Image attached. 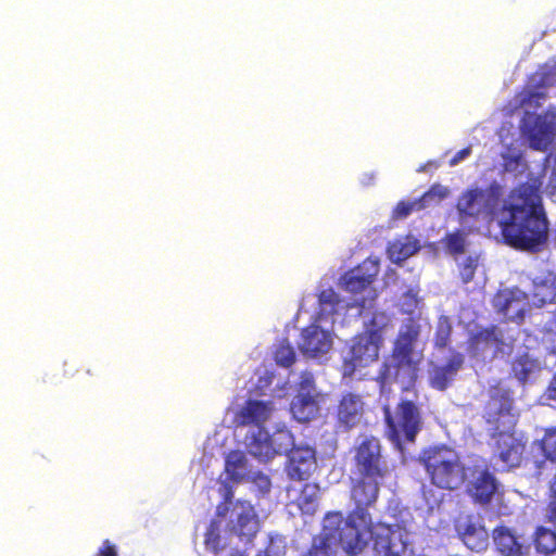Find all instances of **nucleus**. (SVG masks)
<instances>
[{
  "label": "nucleus",
  "mask_w": 556,
  "mask_h": 556,
  "mask_svg": "<svg viewBox=\"0 0 556 556\" xmlns=\"http://www.w3.org/2000/svg\"><path fill=\"white\" fill-rule=\"evenodd\" d=\"M542 176L529 174L513 188L501 207L498 223L503 242L523 252H542L549 237V222L543 205Z\"/></svg>",
  "instance_id": "f257e3e1"
},
{
  "label": "nucleus",
  "mask_w": 556,
  "mask_h": 556,
  "mask_svg": "<svg viewBox=\"0 0 556 556\" xmlns=\"http://www.w3.org/2000/svg\"><path fill=\"white\" fill-rule=\"evenodd\" d=\"M419 333L420 328L413 320L400 329L376 377L381 389L400 384L403 392L417 390L421 357L415 352V344Z\"/></svg>",
  "instance_id": "f03ea898"
},
{
  "label": "nucleus",
  "mask_w": 556,
  "mask_h": 556,
  "mask_svg": "<svg viewBox=\"0 0 556 556\" xmlns=\"http://www.w3.org/2000/svg\"><path fill=\"white\" fill-rule=\"evenodd\" d=\"M513 403L509 390L494 386L489 390V400L484 406L486 424L497 431L495 447L497 457L503 464V470L506 471L520 466L526 448V443L517 438L515 432L509 431L516 422Z\"/></svg>",
  "instance_id": "7ed1b4c3"
},
{
  "label": "nucleus",
  "mask_w": 556,
  "mask_h": 556,
  "mask_svg": "<svg viewBox=\"0 0 556 556\" xmlns=\"http://www.w3.org/2000/svg\"><path fill=\"white\" fill-rule=\"evenodd\" d=\"M386 479L366 478L355 475L352 479L350 497L355 507L344 519L340 532H343V541L351 552L359 551L364 545L367 527L370 525L371 515L368 508L374 506L379 497L380 486Z\"/></svg>",
  "instance_id": "20e7f679"
},
{
  "label": "nucleus",
  "mask_w": 556,
  "mask_h": 556,
  "mask_svg": "<svg viewBox=\"0 0 556 556\" xmlns=\"http://www.w3.org/2000/svg\"><path fill=\"white\" fill-rule=\"evenodd\" d=\"M392 327L390 316L374 312L364 321L363 330L352 338L349 356L342 363L343 377H353L357 368L367 367L378 361L387 331Z\"/></svg>",
  "instance_id": "39448f33"
},
{
  "label": "nucleus",
  "mask_w": 556,
  "mask_h": 556,
  "mask_svg": "<svg viewBox=\"0 0 556 556\" xmlns=\"http://www.w3.org/2000/svg\"><path fill=\"white\" fill-rule=\"evenodd\" d=\"M430 483L442 490L454 491L466 484L468 468L460 455L446 444H437L424 448L418 456Z\"/></svg>",
  "instance_id": "423d86ee"
},
{
  "label": "nucleus",
  "mask_w": 556,
  "mask_h": 556,
  "mask_svg": "<svg viewBox=\"0 0 556 556\" xmlns=\"http://www.w3.org/2000/svg\"><path fill=\"white\" fill-rule=\"evenodd\" d=\"M412 397L401 395L393 410L383 408L386 437L396 446L414 443L424 428L422 404L418 390L407 391Z\"/></svg>",
  "instance_id": "0eeeda50"
},
{
  "label": "nucleus",
  "mask_w": 556,
  "mask_h": 556,
  "mask_svg": "<svg viewBox=\"0 0 556 556\" xmlns=\"http://www.w3.org/2000/svg\"><path fill=\"white\" fill-rule=\"evenodd\" d=\"M364 545L359 551L351 552L343 541V532L339 534V545L351 556L359 555L371 542L372 549L378 556H413L414 549L408 539V532L399 525H388L386 522H372L367 527Z\"/></svg>",
  "instance_id": "6e6552de"
},
{
  "label": "nucleus",
  "mask_w": 556,
  "mask_h": 556,
  "mask_svg": "<svg viewBox=\"0 0 556 556\" xmlns=\"http://www.w3.org/2000/svg\"><path fill=\"white\" fill-rule=\"evenodd\" d=\"M502 187L491 182L486 188H468L460 193L456 202L458 220L462 224L490 218L498 207Z\"/></svg>",
  "instance_id": "1a4fd4ad"
},
{
  "label": "nucleus",
  "mask_w": 556,
  "mask_h": 556,
  "mask_svg": "<svg viewBox=\"0 0 556 556\" xmlns=\"http://www.w3.org/2000/svg\"><path fill=\"white\" fill-rule=\"evenodd\" d=\"M353 471L366 478L389 479L393 466L381 441L366 437L353 450Z\"/></svg>",
  "instance_id": "9d476101"
},
{
  "label": "nucleus",
  "mask_w": 556,
  "mask_h": 556,
  "mask_svg": "<svg viewBox=\"0 0 556 556\" xmlns=\"http://www.w3.org/2000/svg\"><path fill=\"white\" fill-rule=\"evenodd\" d=\"M519 128L531 149L546 151L556 138V106H548L540 114L526 111Z\"/></svg>",
  "instance_id": "9b49d317"
},
{
  "label": "nucleus",
  "mask_w": 556,
  "mask_h": 556,
  "mask_svg": "<svg viewBox=\"0 0 556 556\" xmlns=\"http://www.w3.org/2000/svg\"><path fill=\"white\" fill-rule=\"evenodd\" d=\"M555 84V75L552 71H538L533 73L523 89L516 94L518 106L526 109H539L547 99V89Z\"/></svg>",
  "instance_id": "f8f14e48"
},
{
  "label": "nucleus",
  "mask_w": 556,
  "mask_h": 556,
  "mask_svg": "<svg viewBox=\"0 0 556 556\" xmlns=\"http://www.w3.org/2000/svg\"><path fill=\"white\" fill-rule=\"evenodd\" d=\"M229 531L241 540L252 541L260 530L254 506L249 501L238 500L231 508Z\"/></svg>",
  "instance_id": "ddd939ff"
},
{
  "label": "nucleus",
  "mask_w": 556,
  "mask_h": 556,
  "mask_svg": "<svg viewBox=\"0 0 556 556\" xmlns=\"http://www.w3.org/2000/svg\"><path fill=\"white\" fill-rule=\"evenodd\" d=\"M365 415L363 396L354 392H344L336 407V427L342 431L356 428Z\"/></svg>",
  "instance_id": "4468645a"
},
{
  "label": "nucleus",
  "mask_w": 556,
  "mask_h": 556,
  "mask_svg": "<svg viewBox=\"0 0 556 556\" xmlns=\"http://www.w3.org/2000/svg\"><path fill=\"white\" fill-rule=\"evenodd\" d=\"M472 479L466 485V492L475 504L482 506L491 504L498 492L500 482L494 473L485 466L478 469L476 466L471 470Z\"/></svg>",
  "instance_id": "2eb2a0df"
},
{
  "label": "nucleus",
  "mask_w": 556,
  "mask_h": 556,
  "mask_svg": "<svg viewBox=\"0 0 556 556\" xmlns=\"http://www.w3.org/2000/svg\"><path fill=\"white\" fill-rule=\"evenodd\" d=\"M341 523V511L327 513L320 534L313 538L311 547L303 556H332V545L336 542L339 544Z\"/></svg>",
  "instance_id": "dca6fc26"
},
{
  "label": "nucleus",
  "mask_w": 556,
  "mask_h": 556,
  "mask_svg": "<svg viewBox=\"0 0 556 556\" xmlns=\"http://www.w3.org/2000/svg\"><path fill=\"white\" fill-rule=\"evenodd\" d=\"M379 271L380 262L377 258L367 257L341 276L342 288L353 294L361 293L371 286Z\"/></svg>",
  "instance_id": "f3484780"
},
{
  "label": "nucleus",
  "mask_w": 556,
  "mask_h": 556,
  "mask_svg": "<svg viewBox=\"0 0 556 556\" xmlns=\"http://www.w3.org/2000/svg\"><path fill=\"white\" fill-rule=\"evenodd\" d=\"M317 469L316 452L309 446H294L288 453L286 472L289 479L306 481Z\"/></svg>",
  "instance_id": "a211bd4d"
},
{
  "label": "nucleus",
  "mask_w": 556,
  "mask_h": 556,
  "mask_svg": "<svg viewBox=\"0 0 556 556\" xmlns=\"http://www.w3.org/2000/svg\"><path fill=\"white\" fill-rule=\"evenodd\" d=\"M455 530L463 543L473 552L485 551L489 545V532L479 518L467 515L455 521Z\"/></svg>",
  "instance_id": "6ab92c4d"
},
{
  "label": "nucleus",
  "mask_w": 556,
  "mask_h": 556,
  "mask_svg": "<svg viewBox=\"0 0 556 556\" xmlns=\"http://www.w3.org/2000/svg\"><path fill=\"white\" fill-rule=\"evenodd\" d=\"M528 295L521 290L504 289L495 293L492 304L496 313L509 320L521 321L525 317Z\"/></svg>",
  "instance_id": "aec40b11"
},
{
  "label": "nucleus",
  "mask_w": 556,
  "mask_h": 556,
  "mask_svg": "<svg viewBox=\"0 0 556 556\" xmlns=\"http://www.w3.org/2000/svg\"><path fill=\"white\" fill-rule=\"evenodd\" d=\"M465 357L459 352H452L444 365L432 368L429 376V384L438 391H445L455 380L457 372L462 369Z\"/></svg>",
  "instance_id": "412c9836"
},
{
  "label": "nucleus",
  "mask_w": 556,
  "mask_h": 556,
  "mask_svg": "<svg viewBox=\"0 0 556 556\" xmlns=\"http://www.w3.org/2000/svg\"><path fill=\"white\" fill-rule=\"evenodd\" d=\"M492 539L502 556H528L530 553V545L520 542L515 531L505 525L492 530Z\"/></svg>",
  "instance_id": "4be33fe9"
},
{
  "label": "nucleus",
  "mask_w": 556,
  "mask_h": 556,
  "mask_svg": "<svg viewBox=\"0 0 556 556\" xmlns=\"http://www.w3.org/2000/svg\"><path fill=\"white\" fill-rule=\"evenodd\" d=\"M470 343L477 352L492 350L493 357L504 355L507 348L502 330L495 325L482 328L473 333Z\"/></svg>",
  "instance_id": "5701e85b"
},
{
  "label": "nucleus",
  "mask_w": 556,
  "mask_h": 556,
  "mask_svg": "<svg viewBox=\"0 0 556 556\" xmlns=\"http://www.w3.org/2000/svg\"><path fill=\"white\" fill-rule=\"evenodd\" d=\"M331 340L326 331L317 325H309L301 332L299 349L302 353L317 356L328 352Z\"/></svg>",
  "instance_id": "b1692460"
},
{
  "label": "nucleus",
  "mask_w": 556,
  "mask_h": 556,
  "mask_svg": "<svg viewBox=\"0 0 556 556\" xmlns=\"http://www.w3.org/2000/svg\"><path fill=\"white\" fill-rule=\"evenodd\" d=\"M245 445L248 452L261 460H268L279 454V451L274 446L271 437L264 427L249 433L245 437Z\"/></svg>",
  "instance_id": "393cba45"
},
{
  "label": "nucleus",
  "mask_w": 556,
  "mask_h": 556,
  "mask_svg": "<svg viewBox=\"0 0 556 556\" xmlns=\"http://www.w3.org/2000/svg\"><path fill=\"white\" fill-rule=\"evenodd\" d=\"M273 410L274 406L270 401L248 400L238 414L240 425L263 427L269 419Z\"/></svg>",
  "instance_id": "a878e982"
},
{
  "label": "nucleus",
  "mask_w": 556,
  "mask_h": 556,
  "mask_svg": "<svg viewBox=\"0 0 556 556\" xmlns=\"http://www.w3.org/2000/svg\"><path fill=\"white\" fill-rule=\"evenodd\" d=\"M532 301L538 307L556 302V275L544 271L533 278Z\"/></svg>",
  "instance_id": "bb28decb"
},
{
  "label": "nucleus",
  "mask_w": 556,
  "mask_h": 556,
  "mask_svg": "<svg viewBox=\"0 0 556 556\" xmlns=\"http://www.w3.org/2000/svg\"><path fill=\"white\" fill-rule=\"evenodd\" d=\"M293 417L302 424L313 420L319 413V405L315 396L300 392L291 403Z\"/></svg>",
  "instance_id": "cd10ccee"
},
{
  "label": "nucleus",
  "mask_w": 556,
  "mask_h": 556,
  "mask_svg": "<svg viewBox=\"0 0 556 556\" xmlns=\"http://www.w3.org/2000/svg\"><path fill=\"white\" fill-rule=\"evenodd\" d=\"M532 544L535 553L542 556L556 554V529L538 526L532 533Z\"/></svg>",
  "instance_id": "c85d7f7f"
},
{
  "label": "nucleus",
  "mask_w": 556,
  "mask_h": 556,
  "mask_svg": "<svg viewBox=\"0 0 556 556\" xmlns=\"http://www.w3.org/2000/svg\"><path fill=\"white\" fill-rule=\"evenodd\" d=\"M319 497V485L315 482H307L302 486L296 504L303 514L313 515L318 507Z\"/></svg>",
  "instance_id": "c756f323"
},
{
  "label": "nucleus",
  "mask_w": 556,
  "mask_h": 556,
  "mask_svg": "<svg viewBox=\"0 0 556 556\" xmlns=\"http://www.w3.org/2000/svg\"><path fill=\"white\" fill-rule=\"evenodd\" d=\"M245 467L247 457L243 452L233 450L228 453L225 462V471L230 481L241 482L245 477Z\"/></svg>",
  "instance_id": "7c9ffc66"
},
{
  "label": "nucleus",
  "mask_w": 556,
  "mask_h": 556,
  "mask_svg": "<svg viewBox=\"0 0 556 556\" xmlns=\"http://www.w3.org/2000/svg\"><path fill=\"white\" fill-rule=\"evenodd\" d=\"M539 368L538 359L530 356L529 353L519 354L511 362V371L521 382H526L529 376Z\"/></svg>",
  "instance_id": "2f4dec72"
},
{
  "label": "nucleus",
  "mask_w": 556,
  "mask_h": 556,
  "mask_svg": "<svg viewBox=\"0 0 556 556\" xmlns=\"http://www.w3.org/2000/svg\"><path fill=\"white\" fill-rule=\"evenodd\" d=\"M450 194V189L440 184H433L428 191L418 198L419 204L422 210L429 206L439 205Z\"/></svg>",
  "instance_id": "473e14b6"
},
{
  "label": "nucleus",
  "mask_w": 556,
  "mask_h": 556,
  "mask_svg": "<svg viewBox=\"0 0 556 556\" xmlns=\"http://www.w3.org/2000/svg\"><path fill=\"white\" fill-rule=\"evenodd\" d=\"M452 324L450 318L441 316L438 320L434 332V346L438 349H445L451 343Z\"/></svg>",
  "instance_id": "72a5a7b5"
},
{
  "label": "nucleus",
  "mask_w": 556,
  "mask_h": 556,
  "mask_svg": "<svg viewBox=\"0 0 556 556\" xmlns=\"http://www.w3.org/2000/svg\"><path fill=\"white\" fill-rule=\"evenodd\" d=\"M545 459L556 463V427L545 429L543 438L539 441Z\"/></svg>",
  "instance_id": "f704fd0d"
},
{
  "label": "nucleus",
  "mask_w": 556,
  "mask_h": 556,
  "mask_svg": "<svg viewBox=\"0 0 556 556\" xmlns=\"http://www.w3.org/2000/svg\"><path fill=\"white\" fill-rule=\"evenodd\" d=\"M542 342L549 353L556 355V309L542 328Z\"/></svg>",
  "instance_id": "c9c22d12"
},
{
  "label": "nucleus",
  "mask_w": 556,
  "mask_h": 556,
  "mask_svg": "<svg viewBox=\"0 0 556 556\" xmlns=\"http://www.w3.org/2000/svg\"><path fill=\"white\" fill-rule=\"evenodd\" d=\"M275 362L282 367H290L295 362V352L287 340L279 343L274 352Z\"/></svg>",
  "instance_id": "e433bc0d"
},
{
  "label": "nucleus",
  "mask_w": 556,
  "mask_h": 556,
  "mask_svg": "<svg viewBox=\"0 0 556 556\" xmlns=\"http://www.w3.org/2000/svg\"><path fill=\"white\" fill-rule=\"evenodd\" d=\"M479 266L478 256L469 255L458 264L459 277L464 285L471 282Z\"/></svg>",
  "instance_id": "4c0bfd02"
},
{
  "label": "nucleus",
  "mask_w": 556,
  "mask_h": 556,
  "mask_svg": "<svg viewBox=\"0 0 556 556\" xmlns=\"http://www.w3.org/2000/svg\"><path fill=\"white\" fill-rule=\"evenodd\" d=\"M204 544L207 548L212 549L213 552H218L220 546V520L218 519H212L205 535H204Z\"/></svg>",
  "instance_id": "58836bf2"
},
{
  "label": "nucleus",
  "mask_w": 556,
  "mask_h": 556,
  "mask_svg": "<svg viewBox=\"0 0 556 556\" xmlns=\"http://www.w3.org/2000/svg\"><path fill=\"white\" fill-rule=\"evenodd\" d=\"M445 249L452 255H459L465 252L466 239L460 230L447 233L444 238Z\"/></svg>",
  "instance_id": "ea45409f"
},
{
  "label": "nucleus",
  "mask_w": 556,
  "mask_h": 556,
  "mask_svg": "<svg viewBox=\"0 0 556 556\" xmlns=\"http://www.w3.org/2000/svg\"><path fill=\"white\" fill-rule=\"evenodd\" d=\"M422 210V205L419 204L418 199L413 201H400L393 210L394 218H405L415 211Z\"/></svg>",
  "instance_id": "a19ab883"
},
{
  "label": "nucleus",
  "mask_w": 556,
  "mask_h": 556,
  "mask_svg": "<svg viewBox=\"0 0 556 556\" xmlns=\"http://www.w3.org/2000/svg\"><path fill=\"white\" fill-rule=\"evenodd\" d=\"M547 503L544 508V519L556 529V497L547 494Z\"/></svg>",
  "instance_id": "79ce46f5"
},
{
  "label": "nucleus",
  "mask_w": 556,
  "mask_h": 556,
  "mask_svg": "<svg viewBox=\"0 0 556 556\" xmlns=\"http://www.w3.org/2000/svg\"><path fill=\"white\" fill-rule=\"evenodd\" d=\"M300 388L301 390L306 391V393L312 394V391L315 388V381L311 372L305 371L301 375Z\"/></svg>",
  "instance_id": "37998d69"
},
{
  "label": "nucleus",
  "mask_w": 556,
  "mask_h": 556,
  "mask_svg": "<svg viewBox=\"0 0 556 556\" xmlns=\"http://www.w3.org/2000/svg\"><path fill=\"white\" fill-rule=\"evenodd\" d=\"M96 556H117L116 546L110 540H104Z\"/></svg>",
  "instance_id": "c03bdc74"
},
{
  "label": "nucleus",
  "mask_w": 556,
  "mask_h": 556,
  "mask_svg": "<svg viewBox=\"0 0 556 556\" xmlns=\"http://www.w3.org/2000/svg\"><path fill=\"white\" fill-rule=\"evenodd\" d=\"M471 154V148L470 147H466L462 150H459L451 160H450V164L452 166L458 164L460 161H463L464 159L468 157L469 155Z\"/></svg>",
  "instance_id": "a18cd8bd"
},
{
  "label": "nucleus",
  "mask_w": 556,
  "mask_h": 556,
  "mask_svg": "<svg viewBox=\"0 0 556 556\" xmlns=\"http://www.w3.org/2000/svg\"><path fill=\"white\" fill-rule=\"evenodd\" d=\"M228 510H229V504H226V503L222 502L216 507V516L219 517V518H223V517L226 516Z\"/></svg>",
  "instance_id": "49530a36"
},
{
  "label": "nucleus",
  "mask_w": 556,
  "mask_h": 556,
  "mask_svg": "<svg viewBox=\"0 0 556 556\" xmlns=\"http://www.w3.org/2000/svg\"><path fill=\"white\" fill-rule=\"evenodd\" d=\"M548 397L552 400H556V375L553 377L548 388H547Z\"/></svg>",
  "instance_id": "de8ad7c7"
},
{
  "label": "nucleus",
  "mask_w": 556,
  "mask_h": 556,
  "mask_svg": "<svg viewBox=\"0 0 556 556\" xmlns=\"http://www.w3.org/2000/svg\"><path fill=\"white\" fill-rule=\"evenodd\" d=\"M551 496L556 497V473L552 478L548 484V493Z\"/></svg>",
  "instance_id": "09e8293b"
},
{
  "label": "nucleus",
  "mask_w": 556,
  "mask_h": 556,
  "mask_svg": "<svg viewBox=\"0 0 556 556\" xmlns=\"http://www.w3.org/2000/svg\"><path fill=\"white\" fill-rule=\"evenodd\" d=\"M232 497H233V492L232 490L229 488L226 490L225 494H224V501L223 503H226V504H229L231 505L232 504Z\"/></svg>",
  "instance_id": "8fccbe9b"
},
{
  "label": "nucleus",
  "mask_w": 556,
  "mask_h": 556,
  "mask_svg": "<svg viewBox=\"0 0 556 556\" xmlns=\"http://www.w3.org/2000/svg\"><path fill=\"white\" fill-rule=\"evenodd\" d=\"M65 366H68V368H66L64 370V375L66 377H73L74 376V371H75V367L73 365H68V364H65Z\"/></svg>",
  "instance_id": "3c124183"
},
{
  "label": "nucleus",
  "mask_w": 556,
  "mask_h": 556,
  "mask_svg": "<svg viewBox=\"0 0 556 556\" xmlns=\"http://www.w3.org/2000/svg\"><path fill=\"white\" fill-rule=\"evenodd\" d=\"M262 480L265 482L266 490H269L270 482L267 477H263Z\"/></svg>",
  "instance_id": "603ef678"
},
{
  "label": "nucleus",
  "mask_w": 556,
  "mask_h": 556,
  "mask_svg": "<svg viewBox=\"0 0 556 556\" xmlns=\"http://www.w3.org/2000/svg\"><path fill=\"white\" fill-rule=\"evenodd\" d=\"M409 255V253H403V258L407 257Z\"/></svg>",
  "instance_id": "864d4df0"
},
{
  "label": "nucleus",
  "mask_w": 556,
  "mask_h": 556,
  "mask_svg": "<svg viewBox=\"0 0 556 556\" xmlns=\"http://www.w3.org/2000/svg\"><path fill=\"white\" fill-rule=\"evenodd\" d=\"M255 556H266V555H263V554H257V555H255Z\"/></svg>",
  "instance_id": "5fc2aeb1"
}]
</instances>
